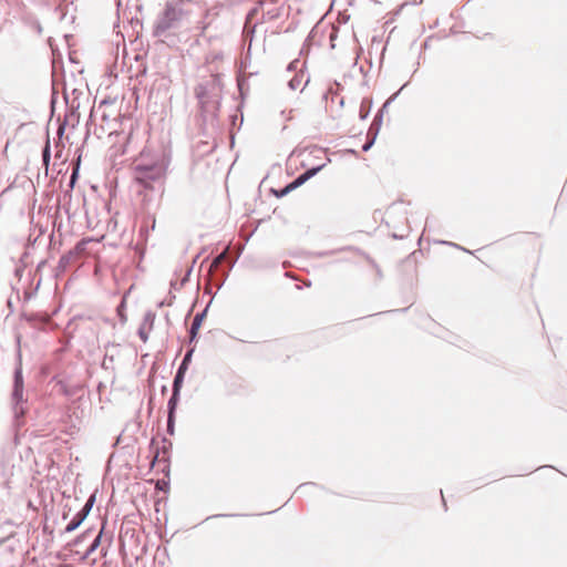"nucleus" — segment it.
Wrapping results in <instances>:
<instances>
[{
  "instance_id": "f257e3e1",
  "label": "nucleus",
  "mask_w": 567,
  "mask_h": 567,
  "mask_svg": "<svg viewBox=\"0 0 567 567\" xmlns=\"http://www.w3.org/2000/svg\"><path fill=\"white\" fill-rule=\"evenodd\" d=\"M164 168L159 164L148 166L136 165L134 169V179L145 189H154L156 185H161L164 178Z\"/></svg>"
},
{
  "instance_id": "f03ea898",
  "label": "nucleus",
  "mask_w": 567,
  "mask_h": 567,
  "mask_svg": "<svg viewBox=\"0 0 567 567\" xmlns=\"http://www.w3.org/2000/svg\"><path fill=\"white\" fill-rule=\"evenodd\" d=\"M184 6V0H169L166 3L162 18V25L164 29L172 28L175 22L181 20L186 14Z\"/></svg>"
},
{
  "instance_id": "7ed1b4c3",
  "label": "nucleus",
  "mask_w": 567,
  "mask_h": 567,
  "mask_svg": "<svg viewBox=\"0 0 567 567\" xmlns=\"http://www.w3.org/2000/svg\"><path fill=\"white\" fill-rule=\"evenodd\" d=\"M155 315L152 312H147L140 324L138 336L141 340L145 343L148 341L150 334L154 329Z\"/></svg>"
},
{
  "instance_id": "20e7f679",
  "label": "nucleus",
  "mask_w": 567,
  "mask_h": 567,
  "mask_svg": "<svg viewBox=\"0 0 567 567\" xmlns=\"http://www.w3.org/2000/svg\"><path fill=\"white\" fill-rule=\"evenodd\" d=\"M324 166V164L322 165H319L318 167H315V168H311V169H308L307 172H305L303 174H301L299 177H297L292 183H290L289 185H287L285 187V189L282 190V194H287L289 193L290 190L299 187L300 185H302L306 181H308L310 177H312L318 171H320L322 167Z\"/></svg>"
},
{
  "instance_id": "39448f33",
  "label": "nucleus",
  "mask_w": 567,
  "mask_h": 567,
  "mask_svg": "<svg viewBox=\"0 0 567 567\" xmlns=\"http://www.w3.org/2000/svg\"><path fill=\"white\" fill-rule=\"evenodd\" d=\"M184 369H185V361L182 363V365L179 367L178 371H177V374L174 379V392H175V395L178 394V391H179V388H181V384L183 382V377H184Z\"/></svg>"
},
{
  "instance_id": "423d86ee",
  "label": "nucleus",
  "mask_w": 567,
  "mask_h": 567,
  "mask_svg": "<svg viewBox=\"0 0 567 567\" xmlns=\"http://www.w3.org/2000/svg\"><path fill=\"white\" fill-rule=\"evenodd\" d=\"M84 519L79 515L76 514L72 520L66 525L65 527V532L66 533H71L73 530H75L80 525L81 523L83 522Z\"/></svg>"
},
{
  "instance_id": "0eeeda50",
  "label": "nucleus",
  "mask_w": 567,
  "mask_h": 567,
  "mask_svg": "<svg viewBox=\"0 0 567 567\" xmlns=\"http://www.w3.org/2000/svg\"><path fill=\"white\" fill-rule=\"evenodd\" d=\"M93 504V497H91L87 503L84 505V507L78 513L83 519L87 516L89 512L91 511Z\"/></svg>"
},
{
  "instance_id": "6e6552de",
  "label": "nucleus",
  "mask_w": 567,
  "mask_h": 567,
  "mask_svg": "<svg viewBox=\"0 0 567 567\" xmlns=\"http://www.w3.org/2000/svg\"><path fill=\"white\" fill-rule=\"evenodd\" d=\"M93 504V497H91L87 503L84 505V507L78 513L83 519L87 516L89 512L91 511Z\"/></svg>"
},
{
  "instance_id": "1a4fd4ad",
  "label": "nucleus",
  "mask_w": 567,
  "mask_h": 567,
  "mask_svg": "<svg viewBox=\"0 0 567 567\" xmlns=\"http://www.w3.org/2000/svg\"><path fill=\"white\" fill-rule=\"evenodd\" d=\"M226 257V251L221 252L220 255H218L212 262L210 265V268L209 270L213 271L215 270L221 262L223 260L225 259Z\"/></svg>"
},
{
  "instance_id": "9d476101",
  "label": "nucleus",
  "mask_w": 567,
  "mask_h": 567,
  "mask_svg": "<svg viewBox=\"0 0 567 567\" xmlns=\"http://www.w3.org/2000/svg\"><path fill=\"white\" fill-rule=\"evenodd\" d=\"M202 316L197 315L194 320H193V323H192V328H190V333H192V337L195 336L196 331L198 330V328L200 327V323H202Z\"/></svg>"
},
{
  "instance_id": "9b49d317",
  "label": "nucleus",
  "mask_w": 567,
  "mask_h": 567,
  "mask_svg": "<svg viewBox=\"0 0 567 567\" xmlns=\"http://www.w3.org/2000/svg\"><path fill=\"white\" fill-rule=\"evenodd\" d=\"M12 398L16 401L17 404L23 401V389L14 388Z\"/></svg>"
},
{
  "instance_id": "f8f14e48",
  "label": "nucleus",
  "mask_w": 567,
  "mask_h": 567,
  "mask_svg": "<svg viewBox=\"0 0 567 567\" xmlns=\"http://www.w3.org/2000/svg\"><path fill=\"white\" fill-rule=\"evenodd\" d=\"M14 388L23 389V378L20 370H18L14 375Z\"/></svg>"
},
{
  "instance_id": "ddd939ff",
  "label": "nucleus",
  "mask_w": 567,
  "mask_h": 567,
  "mask_svg": "<svg viewBox=\"0 0 567 567\" xmlns=\"http://www.w3.org/2000/svg\"><path fill=\"white\" fill-rule=\"evenodd\" d=\"M176 396L175 395V392L173 393V396L169 400V421L172 420V416H173V411L175 409V405H176Z\"/></svg>"
},
{
  "instance_id": "4468645a",
  "label": "nucleus",
  "mask_w": 567,
  "mask_h": 567,
  "mask_svg": "<svg viewBox=\"0 0 567 567\" xmlns=\"http://www.w3.org/2000/svg\"><path fill=\"white\" fill-rule=\"evenodd\" d=\"M100 540H101V533L97 535V537L94 539L93 544L91 545L89 551L92 553L94 551L97 546L100 545Z\"/></svg>"
}]
</instances>
